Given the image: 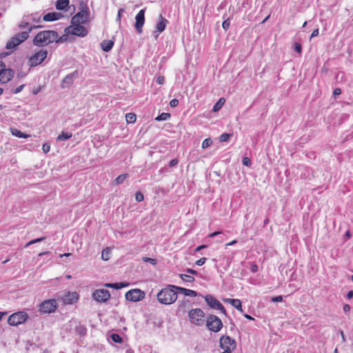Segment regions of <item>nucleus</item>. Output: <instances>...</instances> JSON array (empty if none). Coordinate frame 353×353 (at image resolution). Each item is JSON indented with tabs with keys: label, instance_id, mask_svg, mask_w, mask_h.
Returning a JSON list of instances; mask_svg holds the SVG:
<instances>
[{
	"label": "nucleus",
	"instance_id": "obj_60",
	"mask_svg": "<svg viewBox=\"0 0 353 353\" xmlns=\"http://www.w3.org/2000/svg\"><path fill=\"white\" fill-rule=\"evenodd\" d=\"M206 247H207V246H206L205 245H202L198 246V247L196 248L195 251H196V252H199V251L201 250L202 249L205 248Z\"/></svg>",
	"mask_w": 353,
	"mask_h": 353
},
{
	"label": "nucleus",
	"instance_id": "obj_35",
	"mask_svg": "<svg viewBox=\"0 0 353 353\" xmlns=\"http://www.w3.org/2000/svg\"><path fill=\"white\" fill-rule=\"evenodd\" d=\"M110 338L115 343H119L122 342V338L117 334H111Z\"/></svg>",
	"mask_w": 353,
	"mask_h": 353
},
{
	"label": "nucleus",
	"instance_id": "obj_15",
	"mask_svg": "<svg viewBox=\"0 0 353 353\" xmlns=\"http://www.w3.org/2000/svg\"><path fill=\"white\" fill-rule=\"evenodd\" d=\"M14 76V71L5 66L0 65V83H6L8 82Z\"/></svg>",
	"mask_w": 353,
	"mask_h": 353
},
{
	"label": "nucleus",
	"instance_id": "obj_50",
	"mask_svg": "<svg viewBox=\"0 0 353 353\" xmlns=\"http://www.w3.org/2000/svg\"><path fill=\"white\" fill-rule=\"evenodd\" d=\"M283 301L282 296H274L272 299V302H281Z\"/></svg>",
	"mask_w": 353,
	"mask_h": 353
},
{
	"label": "nucleus",
	"instance_id": "obj_42",
	"mask_svg": "<svg viewBox=\"0 0 353 353\" xmlns=\"http://www.w3.org/2000/svg\"><path fill=\"white\" fill-rule=\"evenodd\" d=\"M30 17V20H32V21L37 22L40 20V16H37V14H31Z\"/></svg>",
	"mask_w": 353,
	"mask_h": 353
},
{
	"label": "nucleus",
	"instance_id": "obj_62",
	"mask_svg": "<svg viewBox=\"0 0 353 353\" xmlns=\"http://www.w3.org/2000/svg\"><path fill=\"white\" fill-rule=\"evenodd\" d=\"M178 163V161L176 159H172L170 162V166H174L175 165H176Z\"/></svg>",
	"mask_w": 353,
	"mask_h": 353
},
{
	"label": "nucleus",
	"instance_id": "obj_54",
	"mask_svg": "<svg viewBox=\"0 0 353 353\" xmlns=\"http://www.w3.org/2000/svg\"><path fill=\"white\" fill-rule=\"evenodd\" d=\"M44 239H45V237H41V238L35 239L32 240V244H34V243H39V242H41Z\"/></svg>",
	"mask_w": 353,
	"mask_h": 353
},
{
	"label": "nucleus",
	"instance_id": "obj_20",
	"mask_svg": "<svg viewBox=\"0 0 353 353\" xmlns=\"http://www.w3.org/2000/svg\"><path fill=\"white\" fill-rule=\"evenodd\" d=\"M62 16L61 13L50 12L43 16V20L46 21H54L60 19Z\"/></svg>",
	"mask_w": 353,
	"mask_h": 353
},
{
	"label": "nucleus",
	"instance_id": "obj_12",
	"mask_svg": "<svg viewBox=\"0 0 353 353\" xmlns=\"http://www.w3.org/2000/svg\"><path fill=\"white\" fill-rule=\"evenodd\" d=\"M69 34L83 37L88 34V30L79 23H71L67 28Z\"/></svg>",
	"mask_w": 353,
	"mask_h": 353
},
{
	"label": "nucleus",
	"instance_id": "obj_16",
	"mask_svg": "<svg viewBox=\"0 0 353 353\" xmlns=\"http://www.w3.org/2000/svg\"><path fill=\"white\" fill-rule=\"evenodd\" d=\"M136 21L134 24L135 29L137 32L141 34L143 31V26L145 23V10H141L135 17Z\"/></svg>",
	"mask_w": 353,
	"mask_h": 353
},
{
	"label": "nucleus",
	"instance_id": "obj_40",
	"mask_svg": "<svg viewBox=\"0 0 353 353\" xmlns=\"http://www.w3.org/2000/svg\"><path fill=\"white\" fill-rule=\"evenodd\" d=\"M42 150L44 153H48L50 150V145L49 143H44L42 147Z\"/></svg>",
	"mask_w": 353,
	"mask_h": 353
},
{
	"label": "nucleus",
	"instance_id": "obj_53",
	"mask_svg": "<svg viewBox=\"0 0 353 353\" xmlns=\"http://www.w3.org/2000/svg\"><path fill=\"white\" fill-rule=\"evenodd\" d=\"M319 28L315 29L312 32L310 38H313V37H317L319 35Z\"/></svg>",
	"mask_w": 353,
	"mask_h": 353
},
{
	"label": "nucleus",
	"instance_id": "obj_57",
	"mask_svg": "<svg viewBox=\"0 0 353 353\" xmlns=\"http://www.w3.org/2000/svg\"><path fill=\"white\" fill-rule=\"evenodd\" d=\"M221 233V231L214 232L213 233L210 234H209V237H210V238L214 237V236H216V235H218V234H219Z\"/></svg>",
	"mask_w": 353,
	"mask_h": 353
},
{
	"label": "nucleus",
	"instance_id": "obj_43",
	"mask_svg": "<svg viewBox=\"0 0 353 353\" xmlns=\"http://www.w3.org/2000/svg\"><path fill=\"white\" fill-rule=\"evenodd\" d=\"M223 259L225 261V266L224 267V270H227L229 266L230 265L231 261L229 258L223 256Z\"/></svg>",
	"mask_w": 353,
	"mask_h": 353
},
{
	"label": "nucleus",
	"instance_id": "obj_49",
	"mask_svg": "<svg viewBox=\"0 0 353 353\" xmlns=\"http://www.w3.org/2000/svg\"><path fill=\"white\" fill-rule=\"evenodd\" d=\"M157 82L158 84L162 85L165 82V78L163 76H159L157 78Z\"/></svg>",
	"mask_w": 353,
	"mask_h": 353
},
{
	"label": "nucleus",
	"instance_id": "obj_27",
	"mask_svg": "<svg viewBox=\"0 0 353 353\" xmlns=\"http://www.w3.org/2000/svg\"><path fill=\"white\" fill-rule=\"evenodd\" d=\"M72 137V134L71 132H62L57 137V141H63L70 139Z\"/></svg>",
	"mask_w": 353,
	"mask_h": 353
},
{
	"label": "nucleus",
	"instance_id": "obj_24",
	"mask_svg": "<svg viewBox=\"0 0 353 353\" xmlns=\"http://www.w3.org/2000/svg\"><path fill=\"white\" fill-rule=\"evenodd\" d=\"M10 131L13 136L17 137L18 138L26 139V138H28L30 136L28 134L22 132L21 131H20L18 129L14 128H10Z\"/></svg>",
	"mask_w": 353,
	"mask_h": 353
},
{
	"label": "nucleus",
	"instance_id": "obj_21",
	"mask_svg": "<svg viewBox=\"0 0 353 353\" xmlns=\"http://www.w3.org/2000/svg\"><path fill=\"white\" fill-rule=\"evenodd\" d=\"M224 301L229 303L232 306H234L236 310H238L239 312H243L241 302L239 299H226L224 300Z\"/></svg>",
	"mask_w": 353,
	"mask_h": 353
},
{
	"label": "nucleus",
	"instance_id": "obj_29",
	"mask_svg": "<svg viewBox=\"0 0 353 353\" xmlns=\"http://www.w3.org/2000/svg\"><path fill=\"white\" fill-rule=\"evenodd\" d=\"M224 103H225V99L223 98L219 99V101L213 106L212 110L214 112L219 111L222 108Z\"/></svg>",
	"mask_w": 353,
	"mask_h": 353
},
{
	"label": "nucleus",
	"instance_id": "obj_10",
	"mask_svg": "<svg viewBox=\"0 0 353 353\" xmlns=\"http://www.w3.org/2000/svg\"><path fill=\"white\" fill-rule=\"evenodd\" d=\"M145 292L140 289H132L125 293V299L132 302H137L145 298Z\"/></svg>",
	"mask_w": 353,
	"mask_h": 353
},
{
	"label": "nucleus",
	"instance_id": "obj_23",
	"mask_svg": "<svg viewBox=\"0 0 353 353\" xmlns=\"http://www.w3.org/2000/svg\"><path fill=\"white\" fill-rule=\"evenodd\" d=\"M176 290L178 292L183 293L185 296L192 297H195L197 296V292L192 290L186 289L182 287H177L176 288Z\"/></svg>",
	"mask_w": 353,
	"mask_h": 353
},
{
	"label": "nucleus",
	"instance_id": "obj_36",
	"mask_svg": "<svg viewBox=\"0 0 353 353\" xmlns=\"http://www.w3.org/2000/svg\"><path fill=\"white\" fill-rule=\"evenodd\" d=\"M127 177V174H121L119 175L116 179H115V183L117 184H120V183H122L124 180L126 179Z\"/></svg>",
	"mask_w": 353,
	"mask_h": 353
},
{
	"label": "nucleus",
	"instance_id": "obj_44",
	"mask_svg": "<svg viewBox=\"0 0 353 353\" xmlns=\"http://www.w3.org/2000/svg\"><path fill=\"white\" fill-rule=\"evenodd\" d=\"M294 49L296 52L300 54L302 50L301 44L299 43H295Z\"/></svg>",
	"mask_w": 353,
	"mask_h": 353
},
{
	"label": "nucleus",
	"instance_id": "obj_13",
	"mask_svg": "<svg viewBox=\"0 0 353 353\" xmlns=\"http://www.w3.org/2000/svg\"><path fill=\"white\" fill-rule=\"evenodd\" d=\"M204 299H205V301L207 302L208 305L210 307H212L213 309L219 310L224 314H226L225 310L224 307L223 306V305L216 299H215L213 296H212L210 294H208V295L205 296Z\"/></svg>",
	"mask_w": 353,
	"mask_h": 353
},
{
	"label": "nucleus",
	"instance_id": "obj_64",
	"mask_svg": "<svg viewBox=\"0 0 353 353\" xmlns=\"http://www.w3.org/2000/svg\"><path fill=\"white\" fill-rule=\"evenodd\" d=\"M7 314V312H0V320H1V319Z\"/></svg>",
	"mask_w": 353,
	"mask_h": 353
},
{
	"label": "nucleus",
	"instance_id": "obj_45",
	"mask_svg": "<svg viewBox=\"0 0 353 353\" xmlns=\"http://www.w3.org/2000/svg\"><path fill=\"white\" fill-rule=\"evenodd\" d=\"M205 261H206V258L203 257V258H201L200 259L197 260L195 263H196V265H197L199 266H201L205 263Z\"/></svg>",
	"mask_w": 353,
	"mask_h": 353
},
{
	"label": "nucleus",
	"instance_id": "obj_2",
	"mask_svg": "<svg viewBox=\"0 0 353 353\" xmlns=\"http://www.w3.org/2000/svg\"><path fill=\"white\" fill-rule=\"evenodd\" d=\"M175 285H169L168 288L162 289L157 295L158 301L165 305L174 303L177 299V293Z\"/></svg>",
	"mask_w": 353,
	"mask_h": 353
},
{
	"label": "nucleus",
	"instance_id": "obj_58",
	"mask_svg": "<svg viewBox=\"0 0 353 353\" xmlns=\"http://www.w3.org/2000/svg\"><path fill=\"white\" fill-rule=\"evenodd\" d=\"M350 310V307L348 304H345L343 306V311L345 312H348Z\"/></svg>",
	"mask_w": 353,
	"mask_h": 353
},
{
	"label": "nucleus",
	"instance_id": "obj_46",
	"mask_svg": "<svg viewBox=\"0 0 353 353\" xmlns=\"http://www.w3.org/2000/svg\"><path fill=\"white\" fill-rule=\"evenodd\" d=\"M24 86H25V85L23 84V85H21L17 87L14 90H13L12 92L14 94L19 93L21 91H22Z\"/></svg>",
	"mask_w": 353,
	"mask_h": 353
},
{
	"label": "nucleus",
	"instance_id": "obj_11",
	"mask_svg": "<svg viewBox=\"0 0 353 353\" xmlns=\"http://www.w3.org/2000/svg\"><path fill=\"white\" fill-rule=\"evenodd\" d=\"M110 293L105 289H98L92 294V298L98 303H105L110 299Z\"/></svg>",
	"mask_w": 353,
	"mask_h": 353
},
{
	"label": "nucleus",
	"instance_id": "obj_55",
	"mask_svg": "<svg viewBox=\"0 0 353 353\" xmlns=\"http://www.w3.org/2000/svg\"><path fill=\"white\" fill-rule=\"evenodd\" d=\"M250 270L252 272H256L258 270V266L256 264H252L250 268Z\"/></svg>",
	"mask_w": 353,
	"mask_h": 353
},
{
	"label": "nucleus",
	"instance_id": "obj_48",
	"mask_svg": "<svg viewBox=\"0 0 353 353\" xmlns=\"http://www.w3.org/2000/svg\"><path fill=\"white\" fill-rule=\"evenodd\" d=\"M143 261H145V262H149L150 263L152 264V265H155L157 263V261L154 259H152V258H144L143 259Z\"/></svg>",
	"mask_w": 353,
	"mask_h": 353
},
{
	"label": "nucleus",
	"instance_id": "obj_28",
	"mask_svg": "<svg viewBox=\"0 0 353 353\" xmlns=\"http://www.w3.org/2000/svg\"><path fill=\"white\" fill-rule=\"evenodd\" d=\"M69 4V0H58L56 8L57 10H64Z\"/></svg>",
	"mask_w": 353,
	"mask_h": 353
},
{
	"label": "nucleus",
	"instance_id": "obj_4",
	"mask_svg": "<svg viewBox=\"0 0 353 353\" xmlns=\"http://www.w3.org/2000/svg\"><path fill=\"white\" fill-rule=\"evenodd\" d=\"M32 30V27L28 31H23L14 36L6 44V48L9 50L14 49L17 46L26 40L29 32Z\"/></svg>",
	"mask_w": 353,
	"mask_h": 353
},
{
	"label": "nucleus",
	"instance_id": "obj_47",
	"mask_svg": "<svg viewBox=\"0 0 353 353\" xmlns=\"http://www.w3.org/2000/svg\"><path fill=\"white\" fill-rule=\"evenodd\" d=\"M178 104H179V101L176 99L171 100L170 102V105L172 108H174V107L177 106Z\"/></svg>",
	"mask_w": 353,
	"mask_h": 353
},
{
	"label": "nucleus",
	"instance_id": "obj_5",
	"mask_svg": "<svg viewBox=\"0 0 353 353\" xmlns=\"http://www.w3.org/2000/svg\"><path fill=\"white\" fill-rule=\"evenodd\" d=\"M58 307L57 301L55 299H48L41 302L39 306V312L41 314H50L55 312Z\"/></svg>",
	"mask_w": 353,
	"mask_h": 353
},
{
	"label": "nucleus",
	"instance_id": "obj_19",
	"mask_svg": "<svg viewBox=\"0 0 353 353\" xmlns=\"http://www.w3.org/2000/svg\"><path fill=\"white\" fill-rule=\"evenodd\" d=\"M77 76V72H74L70 73L65 77L61 83V87L65 88L70 85H71L73 82L74 79Z\"/></svg>",
	"mask_w": 353,
	"mask_h": 353
},
{
	"label": "nucleus",
	"instance_id": "obj_51",
	"mask_svg": "<svg viewBox=\"0 0 353 353\" xmlns=\"http://www.w3.org/2000/svg\"><path fill=\"white\" fill-rule=\"evenodd\" d=\"M124 12V9L123 8H120L118 11V13H117V21H121V14Z\"/></svg>",
	"mask_w": 353,
	"mask_h": 353
},
{
	"label": "nucleus",
	"instance_id": "obj_56",
	"mask_svg": "<svg viewBox=\"0 0 353 353\" xmlns=\"http://www.w3.org/2000/svg\"><path fill=\"white\" fill-rule=\"evenodd\" d=\"M186 272L188 273V274H194V275H196L197 274V272L196 270H194L192 269H187Z\"/></svg>",
	"mask_w": 353,
	"mask_h": 353
},
{
	"label": "nucleus",
	"instance_id": "obj_26",
	"mask_svg": "<svg viewBox=\"0 0 353 353\" xmlns=\"http://www.w3.org/2000/svg\"><path fill=\"white\" fill-rule=\"evenodd\" d=\"M29 21H30V17L29 16H25L23 17V21L20 23L19 24V27L21 28H28V29L30 28H31V26H29ZM38 26H32V28H37Z\"/></svg>",
	"mask_w": 353,
	"mask_h": 353
},
{
	"label": "nucleus",
	"instance_id": "obj_63",
	"mask_svg": "<svg viewBox=\"0 0 353 353\" xmlns=\"http://www.w3.org/2000/svg\"><path fill=\"white\" fill-rule=\"evenodd\" d=\"M39 91H40V88L34 89L32 90V94L36 95L39 92Z\"/></svg>",
	"mask_w": 353,
	"mask_h": 353
},
{
	"label": "nucleus",
	"instance_id": "obj_31",
	"mask_svg": "<svg viewBox=\"0 0 353 353\" xmlns=\"http://www.w3.org/2000/svg\"><path fill=\"white\" fill-rule=\"evenodd\" d=\"M180 277L185 282L192 283L194 281V278L192 275H190V274H181Z\"/></svg>",
	"mask_w": 353,
	"mask_h": 353
},
{
	"label": "nucleus",
	"instance_id": "obj_38",
	"mask_svg": "<svg viewBox=\"0 0 353 353\" xmlns=\"http://www.w3.org/2000/svg\"><path fill=\"white\" fill-rule=\"evenodd\" d=\"M135 199L138 202L143 201L144 196L141 192H137L135 194Z\"/></svg>",
	"mask_w": 353,
	"mask_h": 353
},
{
	"label": "nucleus",
	"instance_id": "obj_7",
	"mask_svg": "<svg viewBox=\"0 0 353 353\" xmlns=\"http://www.w3.org/2000/svg\"><path fill=\"white\" fill-rule=\"evenodd\" d=\"M47 54V50H39L30 57L28 59V65L32 68L40 65L46 59Z\"/></svg>",
	"mask_w": 353,
	"mask_h": 353
},
{
	"label": "nucleus",
	"instance_id": "obj_52",
	"mask_svg": "<svg viewBox=\"0 0 353 353\" xmlns=\"http://www.w3.org/2000/svg\"><path fill=\"white\" fill-rule=\"evenodd\" d=\"M341 93V90L340 88H335L333 92V95L336 97L340 95Z\"/></svg>",
	"mask_w": 353,
	"mask_h": 353
},
{
	"label": "nucleus",
	"instance_id": "obj_9",
	"mask_svg": "<svg viewBox=\"0 0 353 353\" xmlns=\"http://www.w3.org/2000/svg\"><path fill=\"white\" fill-rule=\"evenodd\" d=\"M220 347L224 351L232 352L236 349V344L234 339L228 336H222L219 339Z\"/></svg>",
	"mask_w": 353,
	"mask_h": 353
},
{
	"label": "nucleus",
	"instance_id": "obj_59",
	"mask_svg": "<svg viewBox=\"0 0 353 353\" xmlns=\"http://www.w3.org/2000/svg\"><path fill=\"white\" fill-rule=\"evenodd\" d=\"M237 243L236 240H233L228 243L225 244V246L228 247V246H230V245H235L236 243Z\"/></svg>",
	"mask_w": 353,
	"mask_h": 353
},
{
	"label": "nucleus",
	"instance_id": "obj_32",
	"mask_svg": "<svg viewBox=\"0 0 353 353\" xmlns=\"http://www.w3.org/2000/svg\"><path fill=\"white\" fill-rule=\"evenodd\" d=\"M110 249L107 248L102 251L101 259L103 261H108L110 259Z\"/></svg>",
	"mask_w": 353,
	"mask_h": 353
},
{
	"label": "nucleus",
	"instance_id": "obj_1",
	"mask_svg": "<svg viewBox=\"0 0 353 353\" xmlns=\"http://www.w3.org/2000/svg\"><path fill=\"white\" fill-rule=\"evenodd\" d=\"M61 38L54 30H45L38 33L34 39V43L39 46H44L53 42H62Z\"/></svg>",
	"mask_w": 353,
	"mask_h": 353
},
{
	"label": "nucleus",
	"instance_id": "obj_22",
	"mask_svg": "<svg viewBox=\"0 0 353 353\" xmlns=\"http://www.w3.org/2000/svg\"><path fill=\"white\" fill-rule=\"evenodd\" d=\"M129 283L127 282H120V283H105L104 286L109 288H113L116 290H119L125 287H128Z\"/></svg>",
	"mask_w": 353,
	"mask_h": 353
},
{
	"label": "nucleus",
	"instance_id": "obj_30",
	"mask_svg": "<svg viewBox=\"0 0 353 353\" xmlns=\"http://www.w3.org/2000/svg\"><path fill=\"white\" fill-rule=\"evenodd\" d=\"M136 119L137 116L134 113H128L125 114V120L128 123H134Z\"/></svg>",
	"mask_w": 353,
	"mask_h": 353
},
{
	"label": "nucleus",
	"instance_id": "obj_33",
	"mask_svg": "<svg viewBox=\"0 0 353 353\" xmlns=\"http://www.w3.org/2000/svg\"><path fill=\"white\" fill-rule=\"evenodd\" d=\"M170 113L163 112L161 114H159L157 117H156L155 120L158 121H165L168 118H170Z\"/></svg>",
	"mask_w": 353,
	"mask_h": 353
},
{
	"label": "nucleus",
	"instance_id": "obj_37",
	"mask_svg": "<svg viewBox=\"0 0 353 353\" xmlns=\"http://www.w3.org/2000/svg\"><path fill=\"white\" fill-rule=\"evenodd\" d=\"M231 137L230 134L228 133H223L219 137V141L221 142H225L227 141L229 138Z\"/></svg>",
	"mask_w": 353,
	"mask_h": 353
},
{
	"label": "nucleus",
	"instance_id": "obj_6",
	"mask_svg": "<svg viewBox=\"0 0 353 353\" xmlns=\"http://www.w3.org/2000/svg\"><path fill=\"white\" fill-rule=\"evenodd\" d=\"M26 312L21 311L11 314L8 319V323L12 326H17L25 323L28 319Z\"/></svg>",
	"mask_w": 353,
	"mask_h": 353
},
{
	"label": "nucleus",
	"instance_id": "obj_14",
	"mask_svg": "<svg viewBox=\"0 0 353 353\" xmlns=\"http://www.w3.org/2000/svg\"><path fill=\"white\" fill-rule=\"evenodd\" d=\"M89 18V11L88 9L81 10L77 13L71 19V23L83 24L88 22Z\"/></svg>",
	"mask_w": 353,
	"mask_h": 353
},
{
	"label": "nucleus",
	"instance_id": "obj_61",
	"mask_svg": "<svg viewBox=\"0 0 353 353\" xmlns=\"http://www.w3.org/2000/svg\"><path fill=\"white\" fill-rule=\"evenodd\" d=\"M353 297V291L352 290H350L347 292V298L350 299Z\"/></svg>",
	"mask_w": 353,
	"mask_h": 353
},
{
	"label": "nucleus",
	"instance_id": "obj_3",
	"mask_svg": "<svg viewBox=\"0 0 353 353\" xmlns=\"http://www.w3.org/2000/svg\"><path fill=\"white\" fill-rule=\"evenodd\" d=\"M188 318L191 323L201 326L205 323V314L200 308L192 309L188 312Z\"/></svg>",
	"mask_w": 353,
	"mask_h": 353
},
{
	"label": "nucleus",
	"instance_id": "obj_41",
	"mask_svg": "<svg viewBox=\"0 0 353 353\" xmlns=\"http://www.w3.org/2000/svg\"><path fill=\"white\" fill-rule=\"evenodd\" d=\"M242 163L245 166H250L251 165V161L248 157L243 158Z\"/></svg>",
	"mask_w": 353,
	"mask_h": 353
},
{
	"label": "nucleus",
	"instance_id": "obj_25",
	"mask_svg": "<svg viewBox=\"0 0 353 353\" xmlns=\"http://www.w3.org/2000/svg\"><path fill=\"white\" fill-rule=\"evenodd\" d=\"M114 42L111 40H104L101 43V47L105 52H109L113 47Z\"/></svg>",
	"mask_w": 353,
	"mask_h": 353
},
{
	"label": "nucleus",
	"instance_id": "obj_17",
	"mask_svg": "<svg viewBox=\"0 0 353 353\" xmlns=\"http://www.w3.org/2000/svg\"><path fill=\"white\" fill-rule=\"evenodd\" d=\"M168 23V20L163 18L161 15L159 16V21L156 25V31L154 32L155 34L157 32L159 33L162 32L166 27Z\"/></svg>",
	"mask_w": 353,
	"mask_h": 353
},
{
	"label": "nucleus",
	"instance_id": "obj_34",
	"mask_svg": "<svg viewBox=\"0 0 353 353\" xmlns=\"http://www.w3.org/2000/svg\"><path fill=\"white\" fill-rule=\"evenodd\" d=\"M212 144V141L210 138H207L204 139V141L202 143L201 147L203 149H205L208 147H210Z\"/></svg>",
	"mask_w": 353,
	"mask_h": 353
},
{
	"label": "nucleus",
	"instance_id": "obj_39",
	"mask_svg": "<svg viewBox=\"0 0 353 353\" xmlns=\"http://www.w3.org/2000/svg\"><path fill=\"white\" fill-rule=\"evenodd\" d=\"M230 20L229 19L225 20L223 23H222V27L225 30H228V28H230Z\"/></svg>",
	"mask_w": 353,
	"mask_h": 353
},
{
	"label": "nucleus",
	"instance_id": "obj_18",
	"mask_svg": "<svg viewBox=\"0 0 353 353\" xmlns=\"http://www.w3.org/2000/svg\"><path fill=\"white\" fill-rule=\"evenodd\" d=\"M63 300L65 304H72L78 300V294L77 292H68Z\"/></svg>",
	"mask_w": 353,
	"mask_h": 353
},
{
	"label": "nucleus",
	"instance_id": "obj_8",
	"mask_svg": "<svg viewBox=\"0 0 353 353\" xmlns=\"http://www.w3.org/2000/svg\"><path fill=\"white\" fill-rule=\"evenodd\" d=\"M206 326L212 332H218L223 327L222 321L215 315H210L206 320Z\"/></svg>",
	"mask_w": 353,
	"mask_h": 353
}]
</instances>
